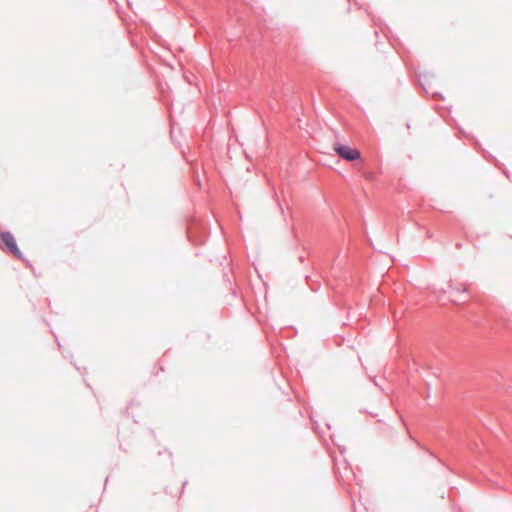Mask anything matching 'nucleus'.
<instances>
[{
	"mask_svg": "<svg viewBox=\"0 0 512 512\" xmlns=\"http://www.w3.org/2000/svg\"><path fill=\"white\" fill-rule=\"evenodd\" d=\"M0 238H1L2 242L4 243V245L6 246V248L9 250V252L14 257H16L18 259L22 258V253L19 250V248L17 247L15 238L13 237V235L11 233L3 232L0 234Z\"/></svg>",
	"mask_w": 512,
	"mask_h": 512,
	"instance_id": "2",
	"label": "nucleus"
},
{
	"mask_svg": "<svg viewBox=\"0 0 512 512\" xmlns=\"http://www.w3.org/2000/svg\"><path fill=\"white\" fill-rule=\"evenodd\" d=\"M333 149L339 157L346 161H355L361 158L359 150L341 143H335Z\"/></svg>",
	"mask_w": 512,
	"mask_h": 512,
	"instance_id": "1",
	"label": "nucleus"
}]
</instances>
